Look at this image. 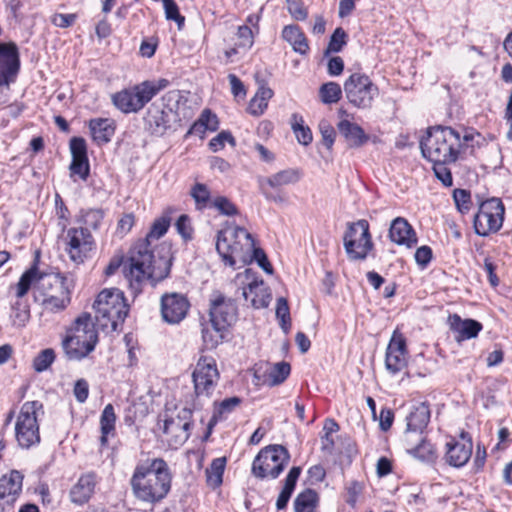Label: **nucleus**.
Wrapping results in <instances>:
<instances>
[{
	"mask_svg": "<svg viewBox=\"0 0 512 512\" xmlns=\"http://www.w3.org/2000/svg\"><path fill=\"white\" fill-rule=\"evenodd\" d=\"M95 319L102 329L116 331L128 314V305L119 289H104L94 301Z\"/></svg>",
	"mask_w": 512,
	"mask_h": 512,
	"instance_id": "423d86ee",
	"label": "nucleus"
},
{
	"mask_svg": "<svg viewBox=\"0 0 512 512\" xmlns=\"http://www.w3.org/2000/svg\"><path fill=\"white\" fill-rule=\"evenodd\" d=\"M74 396L79 403H84L89 395V384L85 379H78L74 384Z\"/></svg>",
	"mask_w": 512,
	"mask_h": 512,
	"instance_id": "338daca9",
	"label": "nucleus"
},
{
	"mask_svg": "<svg viewBox=\"0 0 512 512\" xmlns=\"http://www.w3.org/2000/svg\"><path fill=\"white\" fill-rule=\"evenodd\" d=\"M210 320L218 331H226L237 320V306L231 299L216 298L210 308Z\"/></svg>",
	"mask_w": 512,
	"mask_h": 512,
	"instance_id": "6ab92c4d",
	"label": "nucleus"
},
{
	"mask_svg": "<svg viewBox=\"0 0 512 512\" xmlns=\"http://www.w3.org/2000/svg\"><path fill=\"white\" fill-rule=\"evenodd\" d=\"M301 178V173L296 169H285L281 170L261 182L265 186H269L272 189H279L282 186L297 183Z\"/></svg>",
	"mask_w": 512,
	"mask_h": 512,
	"instance_id": "72a5a7b5",
	"label": "nucleus"
},
{
	"mask_svg": "<svg viewBox=\"0 0 512 512\" xmlns=\"http://www.w3.org/2000/svg\"><path fill=\"white\" fill-rule=\"evenodd\" d=\"M169 226L170 219L167 217L155 220L150 232L147 234L146 240L131 250L128 261L124 263V275L135 291L139 290L140 284L145 280L159 282L169 275L172 265L170 250L162 248L165 252H159L155 256L149 248L150 240L162 237L167 232Z\"/></svg>",
	"mask_w": 512,
	"mask_h": 512,
	"instance_id": "f257e3e1",
	"label": "nucleus"
},
{
	"mask_svg": "<svg viewBox=\"0 0 512 512\" xmlns=\"http://www.w3.org/2000/svg\"><path fill=\"white\" fill-rule=\"evenodd\" d=\"M237 36L239 39V46L244 48H251L254 43L253 32L247 25L238 27Z\"/></svg>",
	"mask_w": 512,
	"mask_h": 512,
	"instance_id": "69168bd1",
	"label": "nucleus"
},
{
	"mask_svg": "<svg viewBox=\"0 0 512 512\" xmlns=\"http://www.w3.org/2000/svg\"><path fill=\"white\" fill-rule=\"evenodd\" d=\"M446 446L445 458L449 465L462 467L469 461L473 446L471 440L465 439L463 434L460 441L448 442Z\"/></svg>",
	"mask_w": 512,
	"mask_h": 512,
	"instance_id": "393cba45",
	"label": "nucleus"
},
{
	"mask_svg": "<svg viewBox=\"0 0 512 512\" xmlns=\"http://www.w3.org/2000/svg\"><path fill=\"white\" fill-rule=\"evenodd\" d=\"M225 331H218L217 327L204 328L202 330V338L203 342L208 349H213L217 347L224 338Z\"/></svg>",
	"mask_w": 512,
	"mask_h": 512,
	"instance_id": "3c124183",
	"label": "nucleus"
},
{
	"mask_svg": "<svg viewBox=\"0 0 512 512\" xmlns=\"http://www.w3.org/2000/svg\"><path fill=\"white\" fill-rule=\"evenodd\" d=\"M389 238L397 245H402L407 248H412L417 244V236L405 218H395L389 229Z\"/></svg>",
	"mask_w": 512,
	"mask_h": 512,
	"instance_id": "b1692460",
	"label": "nucleus"
},
{
	"mask_svg": "<svg viewBox=\"0 0 512 512\" xmlns=\"http://www.w3.org/2000/svg\"><path fill=\"white\" fill-rule=\"evenodd\" d=\"M505 208L500 199L491 198L481 202L474 217L475 233L479 236H488L500 230L504 220Z\"/></svg>",
	"mask_w": 512,
	"mask_h": 512,
	"instance_id": "f8f14e48",
	"label": "nucleus"
},
{
	"mask_svg": "<svg viewBox=\"0 0 512 512\" xmlns=\"http://www.w3.org/2000/svg\"><path fill=\"white\" fill-rule=\"evenodd\" d=\"M40 275L36 266L25 271L16 285V296L18 298L25 296L32 285L36 289V282Z\"/></svg>",
	"mask_w": 512,
	"mask_h": 512,
	"instance_id": "79ce46f5",
	"label": "nucleus"
},
{
	"mask_svg": "<svg viewBox=\"0 0 512 512\" xmlns=\"http://www.w3.org/2000/svg\"><path fill=\"white\" fill-rule=\"evenodd\" d=\"M346 254L350 260H364L373 249L369 223L365 219L349 223L343 237Z\"/></svg>",
	"mask_w": 512,
	"mask_h": 512,
	"instance_id": "9b49d317",
	"label": "nucleus"
},
{
	"mask_svg": "<svg viewBox=\"0 0 512 512\" xmlns=\"http://www.w3.org/2000/svg\"><path fill=\"white\" fill-rule=\"evenodd\" d=\"M116 414L112 404H107L100 416V442L105 446L110 436L115 435Z\"/></svg>",
	"mask_w": 512,
	"mask_h": 512,
	"instance_id": "c9c22d12",
	"label": "nucleus"
},
{
	"mask_svg": "<svg viewBox=\"0 0 512 512\" xmlns=\"http://www.w3.org/2000/svg\"><path fill=\"white\" fill-rule=\"evenodd\" d=\"M481 134L471 128L433 126L420 142L422 155L431 162L456 163L474 153Z\"/></svg>",
	"mask_w": 512,
	"mask_h": 512,
	"instance_id": "f03ea898",
	"label": "nucleus"
},
{
	"mask_svg": "<svg viewBox=\"0 0 512 512\" xmlns=\"http://www.w3.org/2000/svg\"><path fill=\"white\" fill-rule=\"evenodd\" d=\"M403 497H404L405 501L410 505H412V504L418 505V504L424 503V499L420 495V491L414 486H407L403 490Z\"/></svg>",
	"mask_w": 512,
	"mask_h": 512,
	"instance_id": "774afa93",
	"label": "nucleus"
},
{
	"mask_svg": "<svg viewBox=\"0 0 512 512\" xmlns=\"http://www.w3.org/2000/svg\"><path fill=\"white\" fill-rule=\"evenodd\" d=\"M241 399L239 397H230L216 404L214 407L213 415L208 422V433H211L212 428L219 422L224 420L229 413H231L239 404Z\"/></svg>",
	"mask_w": 512,
	"mask_h": 512,
	"instance_id": "e433bc0d",
	"label": "nucleus"
},
{
	"mask_svg": "<svg viewBox=\"0 0 512 512\" xmlns=\"http://www.w3.org/2000/svg\"><path fill=\"white\" fill-rule=\"evenodd\" d=\"M453 199L458 210L461 213L468 212L471 207V195L470 192L464 189H455L453 192Z\"/></svg>",
	"mask_w": 512,
	"mask_h": 512,
	"instance_id": "4d7b16f0",
	"label": "nucleus"
},
{
	"mask_svg": "<svg viewBox=\"0 0 512 512\" xmlns=\"http://www.w3.org/2000/svg\"><path fill=\"white\" fill-rule=\"evenodd\" d=\"M111 100L113 105L125 114L137 113L149 102L142 83L114 93Z\"/></svg>",
	"mask_w": 512,
	"mask_h": 512,
	"instance_id": "dca6fc26",
	"label": "nucleus"
},
{
	"mask_svg": "<svg viewBox=\"0 0 512 512\" xmlns=\"http://www.w3.org/2000/svg\"><path fill=\"white\" fill-rule=\"evenodd\" d=\"M190 196L194 199L197 209H203L211 202V193L207 185L196 183L190 190Z\"/></svg>",
	"mask_w": 512,
	"mask_h": 512,
	"instance_id": "a18cd8bd",
	"label": "nucleus"
},
{
	"mask_svg": "<svg viewBox=\"0 0 512 512\" xmlns=\"http://www.w3.org/2000/svg\"><path fill=\"white\" fill-rule=\"evenodd\" d=\"M404 442L407 452L413 457L426 462H432L436 459L434 445L427 441L423 434L413 436L411 433H405Z\"/></svg>",
	"mask_w": 512,
	"mask_h": 512,
	"instance_id": "5701e85b",
	"label": "nucleus"
},
{
	"mask_svg": "<svg viewBox=\"0 0 512 512\" xmlns=\"http://www.w3.org/2000/svg\"><path fill=\"white\" fill-rule=\"evenodd\" d=\"M337 128L350 148L360 147L369 139L368 135L365 134L364 130L358 124L348 120L340 121Z\"/></svg>",
	"mask_w": 512,
	"mask_h": 512,
	"instance_id": "7c9ffc66",
	"label": "nucleus"
},
{
	"mask_svg": "<svg viewBox=\"0 0 512 512\" xmlns=\"http://www.w3.org/2000/svg\"><path fill=\"white\" fill-rule=\"evenodd\" d=\"M226 466V458L219 457L214 459L206 469L207 484L212 488H217L222 484L223 474Z\"/></svg>",
	"mask_w": 512,
	"mask_h": 512,
	"instance_id": "a19ab883",
	"label": "nucleus"
},
{
	"mask_svg": "<svg viewBox=\"0 0 512 512\" xmlns=\"http://www.w3.org/2000/svg\"><path fill=\"white\" fill-rule=\"evenodd\" d=\"M276 317L279 320L280 327L287 334L291 327V318L288 302L283 297L277 299Z\"/></svg>",
	"mask_w": 512,
	"mask_h": 512,
	"instance_id": "09e8293b",
	"label": "nucleus"
},
{
	"mask_svg": "<svg viewBox=\"0 0 512 512\" xmlns=\"http://www.w3.org/2000/svg\"><path fill=\"white\" fill-rule=\"evenodd\" d=\"M191 411L182 409L176 416L165 417L163 433L170 447L177 448L189 438Z\"/></svg>",
	"mask_w": 512,
	"mask_h": 512,
	"instance_id": "2eb2a0df",
	"label": "nucleus"
},
{
	"mask_svg": "<svg viewBox=\"0 0 512 512\" xmlns=\"http://www.w3.org/2000/svg\"><path fill=\"white\" fill-rule=\"evenodd\" d=\"M319 130L322 136L324 145L331 149L335 141L336 132L332 125L326 120H322L319 123Z\"/></svg>",
	"mask_w": 512,
	"mask_h": 512,
	"instance_id": "680f3d73",
	"label": "nucleus"
},
{
	"mask_svg": "<svg viewBox=\"0 0 512 512\" xmlns=\"http://www.w3.org/2000/svg\"><path fill=\"white\" fill-rule=\"evenodd\" d=\"M95 485L96 480L93 473L82 475L70 491L71 501L78 505L88 502L94 493Z\"/></svg>",
	"mask_w": 512,
	"mask_h": 512,
	"instance_id": "c756f323",
	"label": "nucleus"
},
{
	"mask_svg": "<svg viewBox=\"0 0 512 512\" xmlns=\"http://www.w3.org/2000/svg\"><path fill=\"white\" fill-rule=\"evenodd\" d=\"M255 260L258 265L268 274L273 273V267L269 262L265 252L261 248H257L255 246V241L253 240V251L249 254V262Z\"/></svg>",
	"mask_w": 512,
	"mask_h": 512,
	"instance_id": "864d4df0",
	"label": "nucleus"
},
{
	"mask_svg": "<svg viewBox=\"0 0 512 512\" xmlns=\"http://www.w3.org/2000/svg\"><path fill=\"white\" fill-rule=\"evenodd\" d=\"M103 219V212L100 209H89L82 213V222L86 226L84 229H97Z\"/></svg>",
	"mask_w": 512,
	"mask_h": 512,
	"instance_id": "603ef678",
	"label": "nucleus"
},
{
	"mask_svg": "<svg viewBox=\"0 0 512 512\" xmlns=\"http://www.w3.org/2000/svg\"><path fill=\"white\" fill-rule=\"evenodd\" d=\"M42 408L39 401H27L21 406L15 423V438L21 448L29 449L40 442L37 415Z\"/></svg>",
	"mask_w": 512,
	"mask_h": 512,
	"instance_id": "6e6552de",
	"label": "nucleus"
},
{
	"mask_svg": "<svg viewBox=\"0 0 512 512\" xmlns=\"http://www.w3.org/2000/svg\"><path fill=\"white\" fill-rule=\"evenodd\" d=\"M177 232L184 238L190 239L192 237L193 228L190 219L187 215H181L175 223Z\"/></svg>",
	"mask_w": 512,
	"mask_h": 512,
	"instance_id": "0e129e2a",
	"label": "nucleus"
},
{
	"mask_svg": "<svg viewBox=\"0 0 512 512\" xmlns=\"http://www.w3.org/2000/svg\"><path fill=\"white\" fill-rule=\"evenodd\" d=\"M165 10V16L168 20H173L177 23L178 27L184 24L185 18L179 13V8L174 0H162Z\"/></svg>",
	"mask_w": 512,
	"mask_h": 512,
	"instance_id": "6e6d98bb",
	"label": "nucleus"
},
{
	"mask_svg": "<svg viewBox=\"0 0 512 512\" xmlns=\"http://www.w3.org/2000/svg\"><path fill=\"white\" fill-rule=\"evenodd\" d=\"M242 296L246 302L256 309L269 305L270 295L264 287L263 281L253 280L242 288Z\"/></svg>",
	"mask_w": 512,
	"mask_h": 512,
	"instance_id": "cd10ccee",
	"label": "nucleus"
},
{
	"mask_svg": "<svg viewBox=\"0 0 512 512\" xmlns=\"http://www.w3.org/2000/svg\"><path fill=\"white\" fill-rule=\"evenodd\" d=\"M55 358V351L52 348H46L39 352L37 356L33 359V369L38 373L44 372L55 361Z\"/></svg>",
	"mask_w": 512,
	"mask_h": 512,
	"instance_id": "de8ad7c7",
	"label": "nucleus"
},
{
	"mask_svg": "<svg viewBox=\"0 0 512 512\" xmlns=\"http://www.w3.org/2000/svg\"><path fill=\"white\" fill-rule=\"evenodd\" d=\"M282 38L291 45L294 52L300 55H306L308 53V40L299 26H285L282 30Z\"/></svg>",
	"mask_w": 512,
	"mask_h": 512,
	"instance_id": "2f4dec72",
	"label": "nucleus"
},
{
	"mask_svg": "<svg viewBox=\"0 0 512 512\" xmlns=\"http://www.w3.org/2000/svg\"><path fill=\"white\" fill-rule=\"evenodd\" d=\"M433 170L435 176L442 182L446 187H450L453 184V178L451 171L447 168L450 163L433 162Z\"/></svg>",
	"mask_w": 512,
	"mask_h": 512,
	"instance_id": "13d9d810",
	"label": "nucleus"
},
{
	"mask_svg": "<svg viewBox=\"0 0 512 512\" xmlns=\"http://www.w3.org/2000/svg\"><path fill=\"white\" fill-rule=\"evenodd\" d=\"M98 342V334L90 315L75 320L72 334L62 341V347L69 360H81L88 356Z\"/></svg>",
	"mask_w": 512,
	"mask_h": 512,
	"instance_id": "0eeeda50",
	"label": "nucleus"
},
{
	"mask_svg": "<svg viewBox=\"0 0 512 512\" xmlns=\"http://www.w3.org/2000/svg\"><path fill=\"white\" fill-rule=\"evenodd\" d=\"M70 150L72 155V162L70 164L71 177L78 176L83 181H86L90 166L87 157L86 142L81 137H74L70 140Z\"/></svg>",
	"mask_w": 512,
	"mask_h": 512,
	"instance_id": "4be33fe9",
	"label": "nucleus"
},
{
	"mask_svg": "<svg viewBox=\"0 0 512 512\" xmlns=\"http://www.w3.org/2000/svg\"><path fill=\"white\" fill-rule=\"evenodd\" d=\"M220 379L217 363L213 357L201 356L192 373L194 392L197 397L209 398Z\"/></svg>",
	"mask_w": 512,
	"mask_h": 512,
	"instance_id": "ddd939ff",
	"label": "nucleus"
},
{
	"mask_svg": "<svg viewBox=\"0 0 512 512\" xmlns=\"http://www.w3.org/2000/svg\"><path fill=\"white\" fill-rule=\"evenodd\" d=\"M20 69L18 48L14 43L0 44V91L9 89Z\"/></svg>",
	"mask_w": 512,
	"mask_h": 512,
	"instance_id": "f3484780",
	"label": "nucleus"
},
{
	"mask_svg": "<svg viewBox=\"0 0 512 512\" xmlns=\"http://www.w3.org/2000/svg\"><path fill=\"white\" fill-rule=\"evenodd\" d=\"M301 474V468L298 466H294L290 469L289 473L287 474L284 486L277 498L276 501V507L278 510H282L286 508L288 501L294 491V488L296 486L297 480Z\"/></svg>",
	"mask_w": 512,
	"mask_h": 512,
	"instance_id": "f704fd0d",
	"label": "nucleus"
},
{
	"mask_svg": "<svg viewBox=\"0 0 512 512\" xmlns=\"http://www.w3.org/2000/svg\"><path fill=\"white\" fill-rule=\"evenodd\" d=\"M226 142L232 146L235 145V139L232 134L228 131H222L210 140L209 147L213 152H217L224 148Z\"/></svg>",
	"mask_w": 512,
	"mask_h": 512,
	"instance_id": "052dcab7",
	"label": "nucleus"
},
{
	"mask_svg": "<svg viewBox=\"0 0 512 512\" xmlns=\"http://www.w3.org/2000/svg\"><path fill=\"white\" fill-rule=\"evenodd\" d=\"M344 92L348 102L362 110L371 109L379 95L378 87L363 73H353L344 82Z\"/></svg>",
	"mask_w": 512,
	"mask_h": 512,
	"instance_id": "9d476101",
	"label": "nucleus"
},
{
	"mask_svg": "<svg viewBox=\"0 0 512 512\" xmlns=\"http://www.w3.org/2000/svg\"><path fill=\"white\" fill-rule=\"evenodd\" d=\"M211 204L223 215L233 216L238 213L237 207L227 197L218 196L214 198Z\"/></svg>",
	"mask_w": 512,
	"mask_h": 512,
	"instance_id": "5fc2aeb1",
	"label": "nucleus"
},
{
	"mask_svg": "<svg viewBox=\"0 0 512 512\" xmlns=\"http://www.w3.org/2000/svg\"><path fill=\"white\" fill-rule=\"evenodd\" d=\"M44 312L59 313L71 302L66 278L59 273L41 274L36 282V296Z\"/></svg>",
	"mask_w": 512,
	"mask_h": 512,
	"instance_id": "39448f33",
	"label": "nucleus"
},
{
	"mask_svg": "<svg viewBox=\"0 0 512 512\" xmlns=\"http://www.w3.org/2000/svg\"><path fill=\"white\" fill-rule=\"evenodd\" d=\"M288 11L297 21H303L307 18L308 12L300 0H287Z\"/></svg>",
	"mask_w": 512,
	"mask_h": 512,
	"instance_id": "e2e57ef3",
	"label": "nucleus"
},
{
	"mask_svg": "<svg viewBox=\"0 0 512 512\" xmlns=\"http://www.w3.org/2000/svg\"><path fill=\"white\" fill-rule=\"evenodd\" d=\"M292 129L300 144L307 146L312 142V132L310 128L304 126L302 117L297 114L293 115Z\"/></svg>",
	"mask_w": 512,
	"mask_h": 512,
	"instance_id": "49530a36",
	"label": "nucleus"
},
{
	"mask_svg": "<svg viewBox=\"0 0 512 512\" xmlns=\"http://www.w3.org/2000/svg\"><path fill=\"white\" fill-rule=\"evenodd\" d=\"M23 475L16 470L0 478V500L4 504H13L22 490Z\"/></svg>",
	"mask_w": 512,
	"mask_h": 512,
	"instance_id": "a878e982",
	"label": "nucleus"
},
{
	"mask_svg": "<svg viewBox=\"0 0 512 512\" xmlns=\"http://www.w3.org/2000/svg\"><path fill=\"white\" fill-rule=\"evenodd\" d=\"M406 420L407 428L405 433H411L413 436L423 434L430 420L429 407L424 403L419 404L414 407Z\"/></svg>",
	"mask_w": 512,
	"mask_h": 512,
	"instance_id": "c85d7f7f",
	"label": "nucleus"
},
{
	"mask_svg": "<svg viewBox=\"0 0 512 512\" xmlns=\"http://www.w3.org/2000/svg\"><path fill=\"white\" fill-rule=\"evenodd\" d=\"M450 329L457 335L455 339L460 342L466 339L475 338L482 330V324L473 319H461L458 314L450 315L448 318Z\"/></svg>",
	"mask_w": 512,
	"mask_h": 512,
	"instance_id": "bb28decb",
	"label": "nucleus"
},
{
	"mask_svg": "<svg viewBox=\"0 0 512 512\" xmlns=\"http://www.w3.org/2000/svg\"><path fill=\"white\" fill-rule=\"evenodd\" d=\"M172 475L162 458L147 459L138 464L131 478L134 494L146 502H158L170 491Z\"/></svg>",
	"mask_w": 512,
	"mask_h": 512,
	"instance_id": "7ed1b4c3",
	"label": "nucleus"
},
{
	"mask_svg": "<svg viewBox=\"0 0 512 512\" xmlns=\"http://www.w3.org/2000/svg\"><path fill=\"white\" fill-rule=\"evenodd\" d=\"M172 114L171 108L151 104L143 118L144 129L152 135L162 136L170 127Z\"/></svg>",
	"mask_w": 512,
	"mask_h": 512,
	"instance_id": "aec40b11",
	"label": "nucleus"
},
{
	"mask_svg": "<svg viewBox=\"0 0 512 512\" xmlns=\"http://www.w3.org/2000/svg\"><path fill=\"white\" fill-rule=\"evenodd\" d=\"M190 307L188 298L182 293H165L160 299L161 318L169 325L180 324L187 317Z\"/></svg>",
	"mask_w": 512,
	"mask_h": 512,
	"instance_id": "4468645a",
	"label": "nucleus"
},
{
	"mask_svg": "<svg viewBox=\"0 0 512 512\" xmlns=\"http://www.w3.org/2000/svg\"><path fill=\"white\" fill-rule=\"evenodd\" d=\"M290 460L288 450L282 445H269L263 448L255 457L252 473L257 478L276 479Z\"/></svg>",
	"mask_w": 512,
	"mask_h": 512,
	"instance_id": "1a4fd4ad",
	"label": "nucleus"
},
{
	"mask_svg": "<svg viewBox=\"0 0 512 512\" xmlns=\"http://www.w3.org/2000/svg\"><path fill=\"white\" fill-rule=\"evenodd\" d=\"M144 90L147 94L149 101L156 96L161 90L165 89L169 85V81L167 79L161 78L157 81H143L141 82Z\"/></svg>",
	"mask_w": 512,
	"mask_h": 512,
	"instance_id": "bf43d9fd",
	"label": "nucleus"
},
{
	"mask_svg": "<svg viewBox=\"0 0 512 512\" xmlns=\"http://www.w3.org/2000/svg\"><path fill=\"white\" fill-rule=\"evenodd\" d=\"M407 348L404 336L394 331L386 349L385 367L391 374H397L407 366Z\"/></svg>",
	"mask_w": 512,
	"mask_h": 512,
	"instance_id": "a211bd4d",
	"label": "nucleus"
},
{
	"mask_svg": "<svg viewBox=\"0 0 512 512\" xmlns=\"http://www.w3.org/2000/svg\"><path fill=\"white\" fill-rule=\"evenodd\" d=\"M216 250L230 267L247 264L249 254L253 251V237L242 227L228 226L218 232Z\"/></svg>",
	"mask_w": 512,
	"mask_h": 512,
	"instance_id": "20e7f679",
	"label": "nucleus"
},
{
	"mask_svg": "<svg viewBox=\"0 0 512 512\" xmlns=\"http://www.w3.org/2000/svg\"><path fill=\"white\" fill-rule=\"evenodd\" d=\"M291 371L290 364L287 362H278L274 364L268 374V383L270 386H276L283 383Z\"/></svg>",
	"mask_w": 512,
	"mask_h": 512,
	"instance_id": "c03bdc74",
	"label": "nucleus"
},
{
	"mask_svg": "<svg viewBox=\"0 0 512 512\" xmlns=\"http://www.w3.org/2000/svg\"><path fill=\"white\" fill-rule=\"evenodd\" d=\"M318 504V494L313 489H305L294 501L295 512H315Z\"/></svg>",
	"mask_w": 512,
	"mask_h": 512,
	"instance_id": "ea45409f",
	"label": "nucleus"
},
{
	"mask_svg": "<svg viewBox=\"0 0 512 512\" xmlns=\"http://www.w3.org/2000/svg\"><path fill=\"white\" fill-rule=\"evenodd\" d=\"M68 248L70 258L74 262H82L83 257L93 246V238L89 231L84 228H71L67 232Z\"/></svg>",
	"mask_w": 512,
	"mask_h": 512,
	"instance_id": "412c9836",
	"label": "nucleus"
},
{
	"mask_svg": "<svg viewBox=\"0 0 512 512\" xmlns=\"http://www.w3.org/2000/svg\"><path fill=\"white\" fill-rule=\"evenodd\" d=\"M219 127V121L216 114L209 109L202 111L199 119L192 125L188 134L204 133L206 130L216 131Z\"/></svg>",
	"mask_w": 512,
	"mask_h": 512,
	"instance_id": "58836bf2",
	"label": "nucleus"
},
{
	"mask_svg": "<svg viewBox=\"0 0 512 512\" xmlns=\"http://www.w3.org/2000/svg\"><path fill=\"white\" fill-rule=\"evenodd\" d=\"M319 94L323 103L332 104L341 99L342 90L338 83L328 82L320 87Z\"/></svg>",
	"mask_w": 512,
	"mask_h": 512,
	"instance_id": "37998d69",
	"label": "nucleus"
},
{
	"mask_svg": "<svg viewBox=\"0 0 512 512\" xmlns=\"http://www.w3.org/2000/svg\"><path fill=\"white\" fill-rule=\"evenodd\" d=\"M89 128L93 140L98 144L109 142L115 131L111 120L107 118H96L90 120Z\"/></svg>",
	"mask_w": 512,
	"mask_h": 512,
	"instance_id": "473e14b6",
	"label": "nucleus"
},
{
	"mask_svg": "<svg viewBox=\"0 0 512 512\" xmlns=\"http://www.w3.org/2000/svg\"><path fill=\"white\" fill-rule=\"evenodd\" d=\"M347 43V34L344 31L343 28L338 27L334 30L333 34L330 37V41L328 43V46L324 52V54L327 56L330 53H337L342 50V48Z\"/></svg>",
	"mask_w": 512,
	"mask_h": 512,
	"instance_id": "8fccbe9b",
	"label": "nucleus"
},
{
	"mask_svg": "<svg viewBox=\"0 0 512 512\" xmlns=\"http://www.w3.org/2000/svg\"><path fill=\"white\" fill-rule=\"evenodd\" d=\"M272 96L273 91L269 87L260 86L254 97L250 100L248 106L249 113L254 116H259L263 114V112L268 106V100Z\"/></svg>",
	"mask_w": 512,
	"mask_h": 512,
	"instance_id": "4c0bfd02",
	"label": "nucleus"
}]
</instances>
